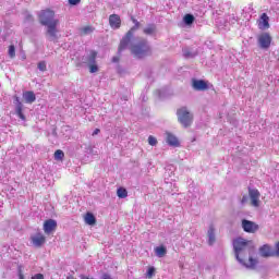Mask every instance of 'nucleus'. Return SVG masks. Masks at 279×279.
Returning a JSON list of instances; mask_svg holds the SVG:
<instances>
[{
    "label": "nucleus",
    "mask_w": 279,
    "mask_h": 279,
    "mask_svg": "<svg viewBox=\"0 0 279 279\" xmlns=\"http://www.w3.org/2000/svg\"><path fill=\"white\" fill-rule=\"evenodd\" d=\"M208 244L209 245H215V241H217V239L215 238V227L210 226L209 230H208Z\"/></svg>",
    "instance_id": "obj_22"
},
{
    "label": "nucleus",
    "mask_w": 279,
    "mask_h": 279,
    "mask_svg": "<svg viewBox=\"0 0 279 279\" xmlns=\"http://www.w3.org/2000/svg\"><path fill=\"white\" fill-rule=\"evenodd\" d=\"M259 228L260 227L258 226V223L252 220H247V219L242 220V230H244V232H247L248 234H256Z\"/></svg>",
    "instance_id": "obj_8"
},
{
    "label": "nucleus",
    "mask_w": 279,
    "mask_h": 279,
    "mask_svg": "<svg viewBox=\"0 0 279 279\" xmlns=\"http://www.w3.org/2000/svg\"><path fill=\"white\" fill-rule=\"evenodd\" d=\"M177 117L183 128H191V125H193V113H191L186 107L178 109Z\"/></svg>",
    "instance_id": "obj_6"
},
{
    "label": "nucleus",
    "mask_w": 279,
    "mask_h": 279,
    "mask_svg": "<svg viewBox=\"0 0 279 279\" xmlns=\"http://www.w3.org/2000/svg\"><path fill=\"white\" fill-rule=\"evenodd\" d=\"M13 105L15 108L16 117H19V119H21V121H26L27 118H25V114L23 113V109L25 108V106L21 101V97L14 95L13 96Z\"/></svg>",
    "instance_id": "obj_7"
},
{
    "label": "nucleus",
    "mask_w": 279,
    "mask_h": 279,
    "mask_svg": "<svg viewBox=\"0 0 279 279\" xmlns=\"http://www.w3.org/2000/svg\"><path fill=\"white\" fill-rule=\"evenodd\" d=\"M166 142L170 147H180V141H178V137L171 133H167Z\"/></svg>",
    "instance_id": "obj_17"
},
{
    "label": "nucleus",
    "mask_w": 279,
    "mask_h": 279,
    "mask_svg": "<svg viewBox=\"0 0 279 279\" xmlns=\"http://www.w3.org/2000/svg\"><path fill=\"white\" fill-rule=\"evenodd\" d=\"M131 53L136 58V60H144V58H148L151 56L153 50L149 41L147 39H141L136 44L131 46Z\"/></svg>",
    "instance_id": "obj_3"
},
{
    "label": "nucleus",
    "mask_w": 279,
    "mask_h": 279,
    "mask_svg": "<svg viewBox=\"0 0 279 279\" xmlns=\"http://www.w3.org/2000/svg\"><path fill=\"white\" fill-rule=\"evenodd\" d=\"M258 46L260 49H269V47H271V35H269V33L259 35Z\"/></svg>",
    "instance_id": "obj_10"
},
{
    "label": "nucleus",
    "mask_w": 279,
    "mask_h": 279,
    "mask_svg": "<svg viewBox=\"0 0 279 279\" xmlns=\"http://www.w3.org/2000/svg\"><path fill=\"white\" fill-rule=\"evenodd\" d=\"M154 274H156V268L149 267L147 270V278L149 279L154 278Z\"/></svg>",
    "instance_id": "obj_33"
},
{
    "label": "nucleus",
    "mask_w": 279,
    "mask_h": 279,
    "mask_svg": "<svg viewBox=\"0 0 279 279\" xmlns=\"http://www.w3.org/2000/svg\"><path fill=\"white\" fill-rule=\"evenodd\" d=\"M132 21L134 23V26L125 34V36L121 39L120 46L118 48V53L121 54L122 51H125L128 47H130L132 43V38H134V32L141 27V22L138 20L132 17Z\"/></svg>",
    "instance_id": "obj_5"
},
{
    "label": "nucleus",
    "mask_w": 279,
    "mask_h": 279,
    "mask_svg": "<svg viewBox=\"0 0 279 279\" xmlns=\"http://www.w3.org/2000/svg\"><path fill=\"white\" fill-rule=\"evenodd\" d=\"M241 204H247V196H243L241 199Z\"/></svg>",
    "instance_id": "obj_37"
},
{
    "label": "nucleus",
    "mask_w": 279,
    "mask_h": 279,
    "mask_svg": "<svg viewBox=\"0 0 279 279\" xmlns=\"http://www.w3.org/2000/svg\"><path fill=\"white\" fill-rule=\"evenodd\" d=\"M183 57L186 58L187 60H191L192 58H196L197 51L193 50L191 48H183Z\"/></svg>",
    "instance_id": "obj_19"
},
{
    "label": "nucleus",
    "mask_w": 279,
    "mask_h": 279,
    "mask_svg": "<svg viewBox=\"0 0 279 279\" xmlns=\"http://www.w3.org/2000/svg\"><path fill=\"white\" fill-rule=\"evenodd\" d=\"M95 32V27L93 26H85L81 28V36H88Z\"/></svg>",
    "instance_id": "obj_25"
},
{
    "label": "nucleus",
    "mask_w": 279,
    "mask_h": 279,
    "mask_svg": "<svg viewBox=\"0 0 279 279\" xmlns=\"http://www.w3.org/2000/svg\"><path fill=\"white\" fill-rule=\"evenodd\" d=\"M66 279H75V277H73V275H70L66 277Z\"/></svg>",
    "instance_id": "obj_41"
},
{
    "label": "nucleus",
    "mask_w": 279,
    "mask_h": 279,
    "mask_svg": "<svg viewBox=\"0 0 279 279\" xmlns=\"http://www.w3.org/2000/svg\"><path fill=\"white\" fill-rule=\"evenodd\" d=\"M57 228H58V222L53 219H48L44 222L45 234H51V232H56Z\"/></svg>",
    "instance_id": "obj_13"
},
{
    "label": "nucleus",
    "mask_w": 279,
    "mask_h": 279,
    "mask_svg": "<svg viewBox=\"0 0 279 279\" xmlns=\"http://www.w3.org/2000/svg\"><path fill=\"white\" fill-rule=\"evenodd\" d=\"M232 244L236 260H239L241 265H244V267H247L248 269H256L258 259L252 256V252H254V248L251 246L252 241L245 240L243 238H236L233 240Z\"/></svg>",
    "instance_id": "obj_1"
},
{
    "label": "nucleus",
    "mask_w": 279,
    "mask_h": 279,
    "mask_svg": "<svg viewBox=\"0 0 279 279\" xmlns=\"http://www.w3.org/2000/svg\"><path fill=\"white\" fill-rule=\"evenodd\" d=\"M259 253L264 258L274 257V248L271 246L265 244L259 248Z\"/></svg>",
    "instance_id": "obj_15"
},
{
    "label": "nucleus",
    "mask_w": 279,
    "mask_h": 279,
    "mask_svg": "<svg viewBox=\"0 0 279 279\" xmlns=\"http://www.w3.org/2000/svg\"><path fill=\"white\" fill-rule=\"evenodd\" d=\"M155 254L158 256V258H163V256H167V247L165 246H157L155 248Z\"/></svg>",
    "instance_id": "obj_23"
},
{
    "label": "nucleus",
    "mask_w": 279,
    "mask_h": 279,
    "mask_svg": "<svg viewBox=\"0 0 279 279\" xmlns=\"http://www.w3.org/2000/svg\"><path fill=\"white\" fill-rule=\"evenodd\" d=\"M84 64L89 66L90 73H97V71H99V66L97 65V51L90 50L88 54L78 57L76 65L84 66Z\"/></svg>",
    "instance_id": "obj_4"
},
{
    "label": "nucleus",
    "mask_w": 279,
    "mask_h": 279,
    "mask_svg": "<svg viewBox=\"0 0 279 279\" xmlns=\"http://www.w3.org/2000/svg\"><path fill=\"white\" fill-rule=\"evenodd\" d=\"M17 277L19 279H25V275L23 274V266H17Z\"/></svg>",
    "instance_id": "obj_32"
},
{
    "label": "nucleus",
    "mask_w": 279,
    "mask_h": 279,
    "mask_svg": "<svg viewBox=\"0 0 279 279\" xmlns=\"http://www.w3.org/2000/svg\"><path fill=\"white\" fill-rule=\"evenodd\" d=\"M24 21L25 23H33L34 22V15H32L29 12L24 13Z\"/></svg>",
    "instance_id": "obj_28"
},
{
    "label": "nucleus",
    "mask_w": 279,
    "mask_h": 279,
    "mask_svg": "<svg viewBox=\"0 0 279 279\" xmlns=\"http://www.w3.org/2000/svg\"><path fill=\"white\" fill-rule=\"evenodd\" d=\"M31 241L35 247H43L45 243H47V238L45 234L37 232L36 234L31 236Z\"/></svg>",
    "instance_id": "obj_12"
},
{
    "label": "nucleus",
    "mask_w": 279,
    "mask_h": 279,
    "mask_svg": "<svg viewBox=\"0 0 279 279\" xmlns=\"http://www.w3.org/2000/svg\"><path fill=\"white\" fill-rule=\"evenodd\" d=\"M117 196L120 198V199H125V197H128V190L125 187H119L117 190Z\"/></svg>",
    "instance_id": "obj_26"
},
{
    "label": "nucleus",
    "mask_w": 279,
    "mask_h": 279,
    "mask_svg": "<svg viewBox=\"0 0 279 279\" xmlns=\"http://www.w3.org/2000/svg\"><path fill=\"white\" fill-rule=\"evenodd\" d=\"M259 27L264 29L269 28V16L267 15V13H263L260 15Z\"/></svg>",
    "instance_id": "obj_18"
},
{
    "label": "nucleus",
    "mask_w": 279,
    "mask_h": 279,
    "mask_svg": "<svg viewBox=\"0 0 279 279\" xmlns=\"http://www.w3.org/2000/svg\"><path fill=\"white\" fill-rule=\"evenodd\" d=\"M100 279H112V277L108 274H104Z\"/></svg>",
    "instance_id": "obj_36"
},
{
    "label": "nucleus",
    "mask_w": 279,
    "mask_h": 279,
    "mask_svg": "<svg viewBox=\"0 0 279 279\" xmlns=\"http://www.w3.org/2000/svg\"><path fill=\"white\" fill-rule=\"evenodd\" d=\"M64 158V151L58 149L54 151V160H62Z\"/></svg>",
    "instance_id": "obj_29"
},
{
    "label": "nucleus",
    "mask_w": 279,
    "mask_h": 279,
    "mask_svg": "<svg viewBox=\"0 0 279 279\" xmlns=\"http://www.w3.org/2000/svg\"><path fill=\"white\" fill-rule=\"evenodd\" d=\"M8 56L11 59L16 58V47L14 45L9 46Z\"/></svg>",
    "instance_id": "obj_27"
},
{
    "label": "nucleus",
    "mask_w": 279,
    "mask_h": 279,
    "mask_svg": "<svg viewBox=\"0 0 279 279\" xmlns=\"http://www.w3.org/2000/svg\"><path fill=\"white\" fill-rule=\"evenodd\" d=\"M37 69H39L43 73H45V71H47V62L45 61L38 62Z\"/></svg>",
    "instance_id": "obj_31"
},
{
    "label": "nucleus",
    "mask_w": 279,
    "mask_h": 279,
    "mask_svg": "<svg viewBox=\"0 0 279 279\" xmlns=\"http://www.w3.org/2000/svg\"><path fill=\"white\" fill-rule=\"evenodd\" d=\"M248 197L251 199V206H254V208L260 206V192L258 190L248 187Z\"/></svg>",
    "instance_id": "obj_9"
},
{
    "label": "nucleus",
    "mask_w": 279,
    "mask_h": 279,
    "mask_svg": "<svg viewBox=\"0 0 279 279\" xmlns=\"http://www.w3.org/2000/svg\"><path fill=\"white\" fill-rule=\"evenodd\" d=\"M109 25L111 29H119L121 27V16L119 14H111L109 16Z\"/></svg>",
    "instance_id": "obj_14"
},
{
    "label": "nucleus",
    "mask_w": 279,
    "mask_h": 279,
    "mask_svg": "<svg viewBox=\"0 0 279 279\" xmlns=\"http://www.w3.org/2000/svg\"><path fill=\"white\" fill-rule=\"evenodd\" d=\"M80 278H81V279H90V278H88V277H86V276H84V275H81Z\"/></svg>",
    "instance_id": "obj_40"
},
{
    "label": "nucleus",
    "mask_w": 279,
    "mask_h": 279,
    "mask_svg": "<svg viewBox=\"0 0 279 279\" xmlns=\"http://www.w3.org/2000/svg\"><path fill=\"white\" fill-rule=\"evenodd\" d=\"M22 97L25 104H34V101H36V94H34L32 90L23 92Z\"/></svg>",
    "instance_id": "obj_16"
},
{
    "label": "nucleus",
    "mask_w": 279,
    "mask_h": 279,
    "mask_svg": "<svg viewBox=\"0 0 279 279\" xmlns=\"http://www.w3.org/2000/svg\"><path fill=\"white\" fill-rule=\"evenodd\" d=\"M144 34L146 36H154L156 34V24H148L146 28H144Z\"/></svg>",
    "instance_id": "obj_24"
},
{
    "label": "nucleus",
    "mask_w": 279,
    "mask_h": 279,
    "mask_svg": "<svg viewBox=\"0 0 279 279\" xmlns=\"http://www.w3.org/2000/svg\"><path fill=\"white\" fill-rule=\"evenodd\" d=\"M148 144L151 146V147H156L158 145V140H156V137L149 135L148 136Z\"/></svg>",
    "instance_id": "obj_30"
},
{
    "label": "nucleus",
    "mask_w": 279,
    "mask_h": 279,
    "mask_svg": "<svg viewBox=\"0 0 279 279\" xmlns=\"http://www.w3.org/2000/svg\"><path fill=\"white\" fill-rule=\"evenodd\" d=\"M183 23L184 25L191 26L193 23H195V15L187 13L183 16Z\"/></svg>",
    "instance_id": "obj_20"
},
{
    "label": "nucleus",
    "mask_w": 279,
    "mask_h": 279,
    "mask_svg": "<svg viewBox=\"0 0 279 279\" xmlns=\"http://www.w3.org/2000/svg\"><path fill=\"white\" fill-rule=\"evenodd\" d=\"M101 131L99 129H96L94 132H93V136H97V134H99Z\"/></svg>",
    "instance_id": "obj_39"
},
{
    "label": "nucleus",
    "mask_w": 279,
    "mask_h": 279,
    "mask_svg": "<svg viewBox=\"0 0 279 279\" xmlns=\"http://www.w3.org/2000/svg\"><path fill=\"white\" fill-rule=\"evenodd\" d=\"M192 88H194V90L204 92V90H208L210 86L208 81L194 78L192 80Z\"/></svg>",
    "instance_id": "obj_11"
},
{
    "label": "nucleus",
    "mask_w": 279,
    "mask_h": 279,
    "mask_svg": "<svg viewBox=\"0 0 279 279\" xmlns=\"http://www.w3.org/2000/svg\"><path fill=\"white\" fill-rule=\"evenodd\" d=\"M39 23L46 28V36L50 43L58 40V25L60 21L56 19V12L51 10H44L39 14Z\"/></svg>",
    "instance_id": "obj_2"
},
{
    "label": "nucleus",
    "mask_w": 279,
    "mask_h": 279,
    "mask_svg": "<svg viewBox=\"0 0 279 279\" xmlns=\"http://www.w3.org/2000/svg\"><path fill=\"white\" fill-rule=\"evenodd\" d=\"M70 5H78V3L82 2V0H68Z\"/></svg>",
    "instance_id": "obj_34"
},
{
    "label": "nucleus",
    "mask_w": 279,
    "mask_h": 279,
    "mask_svg": "<svg viewBox=\"0 0 279 279\" xmlns=\"http://www.w3.org/2000/svg\"><path fill=\"white\" fill-rule=\"evenodd\" d=\"M85 223H87V226H95L97 223L95 215H93L92 213H87L85 215Z\"/></svg>",
    "instance_id": "obj_21"
},
{
    "label": "nucleus",
    "mask_w": 279,
    "mask_h": 279,
    "mask_svg": "<svg viewBox=\"0 0 279 279\" xmlns=\"http://www.w3.org/2000/svg\"><path fill=\"white\" fill-rule=\"evenodd\" d=\"M111 62H113V63L119 62V57H112Z\"/></svg>",
    "instance_id": "obj_38"
},
{
    "label": "nucleus",
    "mask_w": 279,
    "mask_h": 279,
    "mask_svg": "<svg viewBox=\"0 0 279 279\" xmlns=\"http://www.w3.org/2000/svg\"><path fill=\"white\" fill-rule=\"evenodd\" d=\"M31 279H45V275L43 274H36Z\"/></svg>",
    "instance_id": "obj_35"
}]
</instances>
